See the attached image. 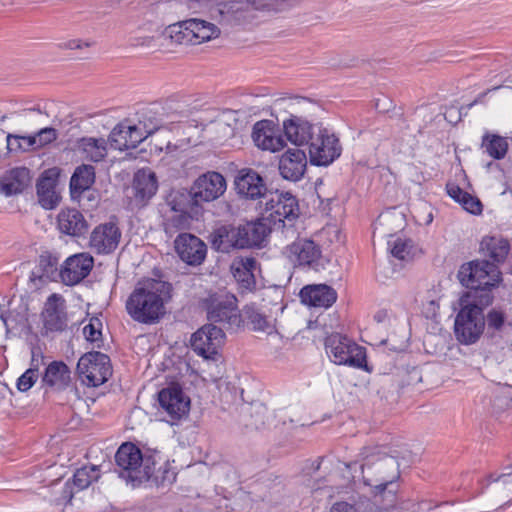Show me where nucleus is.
<instances>
[{
  "label": "nucleus",
  "instance_id": "42",
  "mask_svg": "<svg viewBox=\"0 0 512 512\" xmlns=\"http://www.w3.org/2000/svg\"><path fill=\"white\" fill-rule=\"evenodd\" d=\"M486 350L497 361H503L511 353L509 334L486 339Z\"/></svg>",
  "mask_w": 512,
  "mask_h": 512
},
{
  "label": "nucleus",
  "instance_id": "3",
  "mask_svg": "<svg viewBox=\"0 0 512 512\" xmlns=\"http://www.w3.org/2000/svg\"><path fill=\"white\" fill-rule=\"evenodd\" d=\"M492 297L487 292L477 295L476 291H467L459 299L460 311L455 323L457 340L465 345L476 343L485 330L483 308L491 304Z\"/></svg>",
  "mask_w": 512,
  "mask_h": 512
},
{
  "label": "nucleus",
  "instance_id": "16",
  "mask_svg": "<svg viewBox=\"0 0 512 512\" xmlns=\"http://www.w3.org/2000/svg\"><path fill=\"white\" fill-rule=\"evenodd\" d=\"M226 190V180L218 172H207L195 181L191 198L195 204L210 202L219 198Z\"/></svg>",
  "mask_w": 512,
  "mask_h": 512
},
{
  "label": "nucleus",
  "instance_id": "56",
  "mask_svg": "<svg viewBox=\"0 0 512 512\" xmlns=\"http://www.w3.org/2000/svg\"><path fill=\"white\" fill-rule=\"evenodd\" d=\"M428 305H429V312L431 313V315L434 316L438 310V305L434 301H430Z\"/></svg>",
  "mask_w": 512,
  "mask_h": 512
},
{
  "label": "nucleus",
  "instance_id": "40",
  "mask_svg": "<svg viewBox=\"0 0 512 512\" xmlns=\"http://www.w3.org/2000/svg\"><path fill=\"white\" fill-rule=\"evenodd\" d=\"M244 315L254 331L271 334L275 330L273 320L253 305H247L244 308Z\"/></svg>",
  "mask_w": 512,
  "mask_h": 512
},
{
  "label": "nucleus",
  "instance_id": "25",
  "mask_svg": "<svg viewBox=\"0 0 512 512\" xmlns=\"http://www.w3.org/2000/svg\"><path fill=\"white\" fill-rule=\"evenodd\" d=\"M31 183L29 169L16 167L6 171L0 178V193L6 197L22 193Z\"/></svg>",
  "mask_w": 512,
  "mask_h": 512
},
{
  "label": "nucleus",
  "instance_id": "14",
  "mask_svg": "<svg viewBox=\"0 0 512 512\" xmlns=\"http://www.w3.org/2000/svg\"><path fill=\"white\" fill-rule=\"evenodd\" d=\"M158 402L171 424L187 416L190 409V399L178 385L163 388L158 393Z\"/></svg>",
  "mask_w": 512,
  "mask_h": 512
},
{
  "label": "nucleus",
  "instance_id": "20",
  "mask_svg": "<svg viewBox=\"0 0 512 512\" xmlns=\"http://www.w3.org/2000/svg\"><path fill=\"white\" fill-rule=\"evenodd\" d=\"M175 249L180 259L191 266L202 264L207 253L206 244L197 236L189 233L177 236Z\"/></svg>",
  "mask_w": 512,
  "mask_h": 512
},
{
  "label": "nucleus",
  "instance_id": "5",
  "mask_svg": "<svg viewBox=\"0 0 512 512\" xmlns=\"http://www.w3.org/2000/svg\"><path fill=\"white\" fill-rule=\"evenodd\" d=\"M457 278L468 291H476L477 295L487 292L493 298L491 290L501 281V271L495 263L475 260L461 265Z\"/></svg>",
  "mask_w": 512,
  "mask_h": 512
},
{
  "label": "nucleus",
  "instance_id": "21",
  "mask_svg": "<svg viewBox=\"0 0 512 512\" xmlns=\"http://www.w3.org/2000/svg\"><path fill=\"white\" fill-rule=\"evenodd\" d=\"M252 139L258 148L270 152L280 151L286 145L285 140L275 128L273 122L269 120H262L255 123Z\"/></svg>",
  "mask_w": 512,
  "mask_h": 512
},
{
  "label": "nucleus",
  "instance_id": "22",
  "mask_svg": "<svg viewBox=\"0 0 512 512\" xmlns=\"http://www.w3.org/2000/svg\"><path fill=\"white\" fill-rule=\"evenodd\" d=\"M307 167V156L303 150L288 149L279 159L280 175L289 181L300 180Z\"/></svg>",
  "mask_w": 512,
  "mask_h": 512
},
{
  "label": "nucleus",
  "instance_id": "1",
  "mask_svg": "<svg viewBox=\"0 0 512 512\" xmlns=\"http://www.w3.org/2000/svg\"><path fill=\"white\" fill-rule=\"evenodd\" d=\"M171 291V284L165 281L148 279L139 283L126 301L128 315L138 323H157L166 312Z\"/></svg>",
  "mask_w": 512,
  "mask_h": 512
},
{
  "label": "nucleus",
  "instance_id": "51",
  "mask_svg": "<svg viewBox=\"0 0 512 512\" xmlns=\"http://www.w3.org/2000/svg\"><path fill=\"white\" fill-rule=\"evenodd\" d=\"M38 147L47 145L57 138V131L51 127H45L36 133Z\"/></svg>",
  "mask_w": 512,
  "mask_h": 512
},
{
  "label": "nucleus",
  "instance_id": "47",
  "mask_svg": "<svg viewBox=\"0 0 512 512\" xmlns=\"http://www.w3.org/2000/svg\"><path fill=\"white\" fill-rule=\"evenodd\" d=\"M39 377V371L37 367H31L27 369L18 379H17V389L21 392L28 391L37 381Z\"/></svg>",
  "mask_w": 512,
  "mask_h": 512
},
{
  "label": "nucleus",
  "instance_id": "41",
  "mask_svg": "<svg viewBox=\"0 0 512 512\" xmlns=\"http://www.w3.org/2000/svg\"><path fill=\"white\" fill-rule=\"evenodd\" d=\"M482 148L493 159H503L508 150V142L506 138L486 133L482 138Z\"/></svg>",
  "mask_w": 512,
  "mask_h": 512
},
{
  "label": "nucleus",
  "instance_id": "55",
  "mask_svg": "<svg viewBox=\"0 0 512 512\" xmlns=\"http://www.w3.org/2000/svg\"><path fill=\"white\" fill-rule=\"evenodd\" d=\"M88 45H89L88 43L83 44L81 40L74 39V40H70V41L66 42L63 46L67 49H80L83 46H88Z\"/></svg>",
  "mask_w": 512,
  "mask_h": 512
},
{
  "label": "nucleus",
  "instance_id": "48",
  "mask_svg": "<svg viewBox=\"0 0 512 512\" xmlns=\"http://www.w3.org/2000/svg\"><path fill=\"white\" fill-rule=\"evenodd\" d=\"M101 327L102 323L98 318H91L89 323L83 328V334L86 340L91 343L101 341Z\"/></svg>",
  "mask_w": 512,
  "mask_h": 512
},
{
  "label": "nucleus",
  "instance_id": "24",
  "mask_svg": "<svg viewBox=\"0 0 512 512\" xmlns=\"http://www.w3.org/2000/svg\"><path fill=\"white\" fill-rule=\"evenodd\" d=\"M301 302L305 305L318 308L332 306L336 299V291L326 284H313L303 287L300 291Z\"/></svg>",
  "mask_w": 512,
  "mask_h": 512
},
{
  "label": "nucleus",
  "instance_id": "49",
  "mask_svg": "<svg viewBox=\"0 0 512 512\" xmlns=\"http://www.w3.org/2000/svg\"><path fill=\"white\" fill-rule=\"evenodd\" d=\"M492 483L495 491L502 492L506 497L512 496V470L493 479Z\"/></svg>",
  "mask_w": 512,
  "mask_h": 512
},
{
  "label": "nucleus",
  "instance_id": "59",
  "mask_svg": "<svg viewBox=\"0 0 512 512\" xmlns=\"http://www.w3.org/2000/svg\"><path fill=\"white\" fill-rule=\"evenodd\" d=\"M413 372H414V374H415L416 376H418V380H420V379H421V377L419 376V372H418V370H417V369H413Z\"/></svg>",
  "mask_w": 512,
  "mask_h": 512
},
{
  "label": "nucleus",
  "instance_id": "32",
  "mask_svg": "<svg viewBox=\"0 0 512 512\" xmlns=\"http://www.w3.org/2000/svg\"><path fill=\"white\" fill-rule=\"evenodd\" d=\"M233 276L240 287L252 291L255 288L256 280L254 271L257 269V261L253 257H242L235 260L231 266Z\"/></svg>",
  "mask_w": 512,
  "mask_h": 512
},
{
  "label": "nucleus",
  "instance_id": "43",
  "mask_svg": "<svg viewBox=\"0 0 512 512\" xmlns=\"http://www.w3.org/2000/svg\"><path fill=\"white\" fill-rule=\"evenodd\" d=\"M38 269L41 272L40 278L48 280L60 278L59 259L50 253L40 255Z\"/></svg>",
  "mask_w": 512,
  "mask_h": 512
},
{
  "label": "nucleus",
  "instance_id": "7",
  "mask_svg": "<svg viewBox=\"0 0 512 512\" xmlns=\"http://www.w3.org/2000/svg\"><path fill=\"white\" fill-rule=\"evenodd\" d=\"M207 319L212 324H219L222 329L233 330L240 326L241 315L237 307V299L225 291L209 294L202 301Z\"/></svg>",
  "mask_w": 512,
  "mask_h": 512
},
{
  "label": "nucleus",
  "instance_id": "12",
  "mask_svg": "<svg viewBox=\"0 0 512 512\" xmlns=\"http://www.w3.org/2000/svg\"><path fill=\"white\" fill-rule=\"evenodd\" d=\"M77 372L85 385L100 386L112 375L110 358L98 351L88 352L79 359Z\"/></svg>",
  "mask_w": 512,
  "mask_h": 512
},
{
  "label": "nucleus",
  "instance_id": "30",
  "mask_svg": "<svg viewBox=\"0 0 512 512\" xmlns=\"http://www.w3.org/2000/svg\"><path fill=\"white\" fill-rule=\"evenodd\" d=\"M134 195L137 200L146 203L157 192L158 181L155 173L150 169L138 170L133 179Z\"/></svg>",
  "mask_w": 512,
  "mask_h": 512
},
{
  "label": "nucleus",
  "instance_id": "44",
  "mask_svg": "<svg viewBox=\"0 0 512 512\" xmlns=\"http://www.w3.org/2000/svg\"><path fill=\"white\" fill-rule=\"evenodd\" d=\"M173 211V215L169 216L164 223L165 232L170 235L178 230L186 229L190 224V216L185 208L173 206Z\"/></svg>",
  "mask_w": 512,
  "mask_h": 512
},
{
  "label": "nucleus",
  "instance_id": "50",
  "mask_svg": "<svg viewBox=\"0 0 512 512\" xmlns=\"http://www.w3.org/2000/svg\"><path fill=\"white\" fill-rule=\"evenodd\" d=\"M287 0H247L248 8L253 7L256 10H278Z\"/></svg>",
  "mask_w": 512,
  "mask_h": 512
},
{
  "label": "nucleus",
  "instance_id": "46",
  "mask_svg": "<svg viewBox=\"0 0 512 512\" xmlns=\"http://www.w3.org/2000/svg\"><path fill=\"white\" fill-rule=\"evenodd\" d=\"M99 478L96 466H84L76 470L73 476V484L79 489L87 488L93 481Z\"/></svg>",
  "mask_w": 512,
  "mask_h": 512
},
{
  "label": "nucleus",
  "instance_id": "8",
  "mask_svg": "<svg viewBox=\"0 0 512 512\" xmlns=\"http://www.w3.org/2000/svg\"><path fill=\"white\" fill-rule=\"evenodd\" d=\"M263 220L269 221L274 229H291L299 216L296 198L290 193L270 191L265 198Z\"/></svg>",
  "mask_w": 512,
  "mask_h": 512
},
{
  "label": "nucleus",
  "instance_id": "18",
  "mask_svg": "<svg viewBox=\"0 0 512 512\" xmlns=\"http://www.w3.org/2000/svg\"><path fill=\"white\" fill-rule=\"evenodd\" d=\"M121 235L122 233L116 223H101L92 230L89 247L96 254H110L118 247Z\"/></svg>",
  "mask_w": 512,
  "mask_h": 512
},
{
  "label": "nucleus",
  "instance_id": "52",
  "mask_svg": "<svg viewBox=\"0 0 512 512\" xmlns=\"http://www.w3.org/2000/svg\"><path fill=\"white\" fill-rule=\"evenodd\" d=\"M6 140H7V149L10 152L23 150L22 136L8 134Z\"/></svg>",
  "mask_w": 512,
  "mask_h": 512
},
{
  "label": "nucleus",
  "instance_id": "54",
  "mask_svg": "<svg viewBox=\"0 0 512 512\" xmlns=\"http://www.w3.org/2000/svg\"><path fill=\"white\" fill-rule=\"evenodd\" d=\"M22 143H23V151H26L31 147H38L36 134L29 135V136H22Z\"/></svg>",
  "mask_w": 512,
  "mask_h": 512
},
{
  "label": "nucleus",
  "instance_id": "17",
  "mask_svg": "<svg viewBox=\"0 0 512 512\" xmlns=\"http://www.w3.org/2000/svg\"><path fill=\"white\" fill-rule=\"evenodd\" d=\"M234 185L237 194L249 200L266 198L270 192L263 177L251 168L239 170L235 176Z\"/></svg>",
  "mask_w": 512,
  "mask_h": 512
},
{
  "label": "nucleus",
  "instance_id": "10",
  "mask_svg": "<svg viewBox=\"0 0 512 512\" xmlns=\"http://www.w3.org/2000/svg\"><path fill=\"white\" fill-rule=\"evenodd\" d=\"M308 145L310 162L316 166L330 165L342 151L339 139L322 125H316L315 134Z\"/></svg>",
  "mask_w": 512,
  "mask_h": 512
},
{
  "label": "nucleus",
  "instance_id": "58",
  "mask_svg": "<svg viewBox=\"0 0 512 512\" xmlns=\"http://www.w3.org/2000/svg\"><path fill=\"white\" fill-rule=\"evenodd\" d=\"M215 125H216V127H217L218 129H220V128L227 129V128H228V126H227L224 122H218V123H216Z\"/></svg>",
  "mask_w": 512,
  "mask_h": 512
},
{
  "label": "nucleus",
  "instance_id": "31",
  "mask_svg": "<svg viewBox=\"0 0 512 512\" xmlns=\"http://www.w3.org/2000/svg\"><path fill=\"white\" fill-rule=\"evenodd\" d=\"M241 248L261 247L271 228L262 221L247 222L239 225Z\"/></svg>",
  "mask_w": 512,
  "mask_h": 512
},
{
  "label": "nucleus",
  "instance_id": "57",
  "mask_svg": "<svg viewBox=\"0 0 512 512\" xmlns=\"http://www.w3.org/2000/svg\"><path fill=\"white\" fill-rule=\"evenodd\" d=\"M386 317V313L385 312H378L375 314L374 318L377 322H382L384 320V318Z\"/></svg>",
  "mask_w": 512,
  "mask_h": 512
},
{
  "label": "nucleus",
  "instance_id": "36",
  "mask_svg": "<svg viewBox=\"0 0 512 512\" xmlns=\"http://www.w3.org/2000/svg\"><path fill=\"white\" fill-rule=\"evenodd\" d=\"M446 190L448 195L458 202L464 210L473 214L480 215L483 211V205L479 198L463 191L458 185L454 183H447Z\"/></svg>",
  "mask_w": 512,
  "mask_h": 512
},
{
  "label": "nucleus",
  "instance_id": "9",
  "mask_svg": "<svg viewBox=\"0 0 512 512\" xmlns=\"http://www.w3.org/2000/svg\"><path fill=\"white\" fill-rule=\"evenodd\" d=\"M326 353L337 365L366 368V350L348 337L333 333L325 340Z\"/></svg>",
  "mask_w": 512,
  "mask_h": 512
},
{
  "label": "nucleus",
  "instance_id": "29",
  "mask_svg": "<svg viewBox=\"0 0 512 512\" xmlns=\"http://www.w3.org/2000/svg\"><path fill=\"white\" fill-rule=\"evenodd\" d=\"M61 297L57 294L49 296L43 312V322L46 330L63 331L66 326V316L62 304H59Z\"/></svg>",
  "mask_w": 512,
  "mask_h": 512
},
{
  "label": "nucleus",
  "instance_id": "34",
  "mask_svg": "<svg viewBox=\"0 0 512 512\" xmlns=\"http://www.w3.org/2000/svg\"><path fill=\"white\" fill-rule=\"evenodd\" d=\"M481 251L495 263L503 262L509 255L511 246L507 239L496 236L484 237L480 244Z\"/></svg>",
  "mask_w": 512,
  "mask_h": 512
},
{
  "label": "nucleus",
  "instance_id": "60",
  "mask_svg": "<svg viewBox=\"0 0 512 512\" xmlns=\"http://www.w3.org/2000/svg\"><path fill=\"white\" fill-rule=\"evenodd\" d=\"M29 111H37L38 113H41L40 108H31L29 109Z\"/></svg>",
  "mask_w": 512,
  "mask_h": 512
},
{
  "label": "nucleus",
  "instance_id": "33",
  "mask_svg": "<svg viewBox=\"0 0 512 512\" xmlns=\"http://www.w3.org/2000/svg\"><path fill=\"white\" fill-rule=\"evenodd\" d=\"M71 371L62 361H53L45 369L42 377L43 385L61 391L68 387L71 381Z\"/></svg>",
  "mask_w": 512,
  "mask_h": 512
},
{
  "label": "nucleus",
  "instance_id": "13",
  "mask_svg": "<svg viewBox=\"0 0 512 512\" xmlns=\"http://www.w3.org/2000/svg\"><path fill=\"white\" fill-rule=\"evenodd\" d=\"M224 338L225 334L221 327L212 323L206 324L192 334L191 348L198 356L214 360L224 343Z\"/></svg>",
  "mask_w": 512,
  "mask_h": 512
},
{
  "label": "nucleus",
  "instance_id": "61",
  "mask_svg": "<svg viewBox=\"0 0 512 512\" xmlns=\"http://www.w3.org/2000/svg\"><path fill=\"white\" fill-rule=\"evenodd\" d=\"M1 319L4 322V324L7 326V320L3 314L1 315Z\"/></svg>",
  "mask_w": 512,
  "mask_h": 512
},
{
  "label": "nucleus",
  "instance_id": "6",
  "mask_svg": "<svg viewBox=\"0 0 512 512\" xmlns=\"http://www.w3.org/2000/svg\"><path fill=\"white\" fill-rule=\"evenodd\" d=\"M219 33V28L213 23L190 18L166 27L163 37L175 44L196 45L218 37Z\"/></svg>",
  "mask_w": 512,
  "mask_h": 512
},
{
  "label": "nucleus",
  "instance_id": "39",
  "mask_svg": "<svg viewBox=\"0 0 512 512\" xmlns=\"http://www.w3.org/2000/svg\"><path fill=\"white\" fill-rule=\"evenodd\" d=\"M36 189L38 201L43 208L53 209L58 204L59 196L52 178L42 176L37 182Z\"/></svg>",
  "mask_w": 512,
  "mask_h": 512
},
{
  "label": "nucleus",
  "instance_id": "28",
  "mask_svg": "<svg viewBox=\"0 0 512 512\" xmlns=\"http://www.w3.org/2000/svg\"><path fill=\"white\" fill-rule=\"evenodd\" d=\"M239 226L223 225L211 235L212 247L222 253H229L232 249H242Z\"/></svg>",
  "mask_w": 512,
  "mask_h": 512
},
{
  "label": "nucleus",
  "instance_id": "15",
  "mask_svg": "<svg viewBox=\"0 0 512 512\" xmlns=\"http://www.w3.org/2000/svg\"><path fill=\"white\" fill-rule=\"evenodd\" d=\"M154 128L146 129L145 125H130L127 121L116 125L109 135V142L116 150L134 149L153 132Z\"/></svg>",
  "mask_w": 512,
  "mask_h": 512
},
{
  "label": "nucleus",
  "instance_id": "4",
  "mask_svg": "<svg viewBox=\"0 0 512 512\" xmlns=\"http://www.w3.org/2000/svg\"><path fill=\"white\" fill-rule=\"evenodd\" d=\"M115 461L120 476L136 487L154 475L161 456L157 450L147 449L142 452L135 444L127 442L118 448Z\"/></svg>",
  "mask_w": 512,
  "mask_h": 512
},
{
  "label": "nucleus",
  "instance_id": "27",
  "mask_svg": "<svg viewBox=\"0 0 512 512\" xmlns=\"http://www.w3.org/2000/svg\"><path fill=\"white\" fill-rule=\"evenodd\" d=\"M220 23L226 26H234L245 23L251 16L248 4L243 1H228L218 5Z\"/></svg>",
  "mask_w": 512,
  "mask_h": 512
},
{
  "label": "nucleus",
  "instance_id": "11",
  "mask_svg": "<svg viewBox=\"0 0 512 512\" xmlns=\"http://www.w3.org/2000/svg\"><path fill=\"white\" fill-rule=\"evenodd\" d=\"M284 255L296 268L313 271L324 268L321 247L311 239L298 238L286 246Z\"/></svg>",
  "mask_w": 512,
  "mask_h": 512
},
{
  "label": "nucleus",
  "instance_id": "37",
  "mask_svg": "<svg viewBox=\"0 0 512 512\" xmlns=\"http://www.w3.org/2000/svg\"><path fill=\"white\" fill-rule=\"evenodd\" d=\"M78 149L85 158L99 162L107 155V141L104 138L83 137L78 141Z\"/></svg>",
  "mask_w": 512,
  "mask_h": 512
},
{
  "label": "nucleus",
  "instance_id": "2",
  "mask_svg": "<svg viewBox=\"0 0 512 512\" xmlns=\"http://www.w3.org/2000/svg\"><path fill=\"white\" fill-rule=\"evenodd\" d=\"M362 455L366 460L361 466L364 483L374 489L375 495L387 498L388 503L383 506L385 510L394 508L396 491L387 488L392 487L399 477L397 461L393 457H381L378 448H365Z\"/></svg>",
  "mask_w": 512,
  "mask_h": 512
},
{
  "label": "nucleus",
  "instance_id": "23",
  "mask_svg": "<svg viewBox=\"0 0 512 512\" xmlns=\"http://www.w3.org/2000/svg\"><path fill=\"white\" fill-rule=\"evenodd\" d=\"M316 125L301 117L291 116L283 121V131L288 141L296 146H302L309 144L315 134Z\"/></svg>",
  "mask_w": 512,
  "mask_h": 512
},
{
  "label": "nucleus",
  "instance_id": "53",
  "mask_svg": "<svg viewBox=\"0 0 512 512\" xmlns=\"http://www.w3.org/2000/svg\"><path fill=\"white\" fill-rule=\"evenodd\" d=\"M330 512H356V509L353 505L341 501L334 503L330 509Z\"/></svg>",
  "mask_w": 512,
  "mask_h": 512
},
{
  "label": "nucleus",
  "instance_id": "26",
  "mask_svg": "<svg viewBox=\"0 0 512 512\" xmlns=\"http://www.w3.org/2000/svg\"><path fill=\"white\" fill-rule=\"evenodd\" d=\"M57 225L61 233L80 237L88 230L83 214L75 208L62 209L57 216Z\"/></svg>",
  "mask_w": 512,
  "mask_h": 512
},
{
  "label": "nucleus",
  "instance_id": "45",
  "mask_svg": "<svg viewBox=\"0 0 512 512\" xmlns=\"http://www.w3.org/2000/svg\"><path fill=\"white\" fill-rule=\"evenodd\" d=\"M388 245L391 254L399 260L408 261L414 257L416 252V247L410 239L397 238L388 241Z\"/></svg>",
  "mask_w": 512,
  "mask_h": 512
},
{
  "label": "nucleus",
  "instance_id": "38",
  "mask_svg": "<svg viewBox=\"0 0 512 512\" xmlns=\"http://www.w3.org/2000/svg\"><path fill=\"white\" fill-rule=\"evenodd\" d=\"M485 317V338H497L509 334V325L506 323L505 313L498 309H491Z\"/></svg>",
  "mask_w": 512,
  "mask_h": 512
},
{
  "label": "nucleus",
  "instance_id": "35",
  "mask_svg": "<svg viewBox=\"0 0 512 512\" xmlns=\"http://www.w3.org/2000/svg\"><path fill=\"white\" fill-rule=\"evenodd\" d=\"M95 182V168L92 165L83 164L77 167L70 179V191L72 197H79L89 190Z\"/></svg>",
  "mask_w": 512,
  "mask_h": 512
},
{
  "label": "nucleus",
  "instance_id": "19",
  "mask_svg": "<svg viewBox=\"0 0 512 512\" xmlns=\"http://www.w3.org/2000/svg\"><path fill=\"white\" fill-rule=\"evenodd\" d=\"M94 266V258L87 252L68 257L60 268V279L68 286H73L84 280Z\"/></svg>",
  "mask_w": 512,
  "mask_h": 512
}]
</instances>
